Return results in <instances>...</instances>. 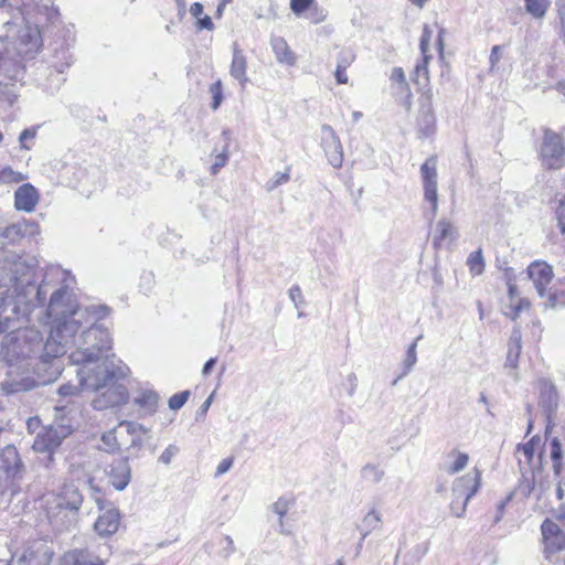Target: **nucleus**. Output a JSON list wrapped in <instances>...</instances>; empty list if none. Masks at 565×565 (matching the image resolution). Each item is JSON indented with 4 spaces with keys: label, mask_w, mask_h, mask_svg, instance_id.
<instances>
[{
    "label": "nucleus",
    "mask_w": 565,
    "mask_h": 565,
    "mask_svg": "<svg viewBox=\"0 0 565 565\" xmlns=\"http://www.w3.org/2000/svg\"><path fill=\"white\" fill-rule=\"evenodd\" d=\"M38 232V224L31 221H20L6 226L0 232V237L4 243L15 244L26 235H33Z\"/></svg>",
    "instance_id": "nucleus-21"
},
{
    "label": "nucleus",
    "mask_w": 565,
    "mask_h": 565,
    "mask_svg": "<svg viewBox=\"0 0 565 565\" xmlns=\"http://www.w3.org/2000/svg\"><path fill=\"white\" fill-rule=\"evenodd\" d=\"M540 398L539 404L543 409L546 418L551 422L553 414L558 406V393L555 385L546 379L539 380Z\"/></svg>",
    "instance_id": "nucleus-19"
},
{
    "label": "nucleus",
    "mask_w": 565,
    "mask_h": 565,
    "mask_svg": "<svg viewBox=\"0 0 565 565\" xmlns=\"http://www.w3.org/2000/svg\"><path fill=\"white\" fill-rule=\"evenodd\" d=\"M24 471L25 467L18 449L13 445H7L0 451V491L14 493Z\"/></svg>",
    "instance_id": "nucleus-6"
},
{
    "label": "nucleus",
    "mask_w": 565,
    "mask_h": 565,
    "mask_svg": "<svg viewBox=\"0 0 565 565\" xmlns=\"http://www.w3.org/2000/svg\"><path fill=\"white\" fill-rule=\"evenodd\" d=\"M30 316L15 320L2 341L3 361L8 370L1 388L7 395L31 391L53 381L61 373L55 358L47 354V339L44 341L43 334L35 328L19 326L28 322Z\"/></svg>",
    "instance_id": "nucleus-1"
},
{
    "label": "nucleus",
    "mask_w": 565,
    "mask_h": 565,
    "mask_svg": "<svg viewBox=\"0 0 565 565\" xmlns=\"http://www.w3.org/2000/svg\"><path fill=\"white\" fill-rule=\"evenodd\" d=\"M78 384L81 383L78 382ZM79 387L85 388V386L82 385H73L71 383H66L58 387L57 393L62 397H73L79 393ZM86 390L88 388L86 387Z\"/></svg>",
    "instance_id": "nucleus-49"
},
{
    "label": "nucleus",
    "mask_w": 565,
    "mask_h": 565,
    "mask_svg": "<svg viewBox=\"0 0 565 565\" xmlns=\"http://www.w3.org/2000/svg\"><path fill=\"white\" fill-rule=\"evenodd\" d=\"M143 447V439L140 436H131L130 445L128 446V450L136 458L139 457L138 451Z\"/></svg>",
    "instance_id": "nucleus-59"
},
{
    "label": "nucleus",
    "mask_w": 565,
    "mask_h": 565,
    "mask_svg": "<svg viewBox=\"0 0 565 565\" xmlns=\"http://www.w3.org/2000/svg\"><path fill=\"white\" fill-rule=\"evenodd\" d=\"M288 295L296 308H299L305 303L301 288L298 285L291 286L288 290Z\"/></svg>",
    "instance_id": "nucleus-53"
},
{
    "label": "nucleus",
    "mask_w": 565,
    "mask_h": 565,
    "mask_svg": "<svg viewBox=\"0 0 565 565\" xmlns=\"http://www.w3.org/2000/svg\"><path fill=\"white\" fill-rule=\"evenodd\" d=\"M290 169L287 168L284 172H276L273 178L266 183V190L273 191L281 184H285L290 179Z\"/></svg>",
    "instance_id": "nucleus-41"
},
{
    "label": "nucleus",
    "mask_w": 565,
    "mask_h": 565,
    "mask_svg": "<svg viewBox=\"0 0 565 565\" xmlns=\"http://www.w3.org/2000/svg\"><path fill=\"white\" fill-rule=\"evenodd\" d=\"M469 457L467 454H459L455 462L449 467L448 472L454 475L466 468L468 465Z\"/></svg>",
    "instance_id": "nucleus-52"
},
{
    "label": "nucleus",
    "mask_w": 565,
    "mask_h": 565,
    "mask_svg": "<svg viewBox=\"0 0 565 565\" xmlns=\"http://www.w3.org/2000/svg\"><path fill=\"white\" fill-rule=\"evenodd\" d=\"M455 237V228L452 224L443 218L437 223L436 226V234L433 239V244L435 247H440L443 242L447 238H454Z\"/></svg>",
    "instance_id": "nucleus-32"
},
{
    "label": "nucleus",
    "mask_w": 565,
    "mask_h": 565,
    "mask_svg": "<svg viewBox=\"0 0 565 565\" xmlns=\"http://www.w3.org/2000/svg\"><path fill=\"white\" fill-rule=\"evenodd\" d=\"M83 503V495L74 484H65L61 491L49 501L47 516L52 523L57 524V519L63 514L72 519L76 515Z\"/></svg>",
    "instance_id": "nucleus-8"
},
{
    "label": "nucleus",
    "mask_w": 565,
    "mask_h": 565,
    "mask_svg": "<svg viewBox=\"0 0 565 565\" xmlns=\"http://www.w3.org/2000/svg\"><path fill=\"white\" fill-rule=\"evenodd\" d=\"M557 226L562 234H565V198L562 199L556 207Z\"/></svg>",
    "instance_id": "nucleus-56"
},
{
    "label": "nucleus",
    "mask_w": 565,
    "mask_h": 565,
    "mask_svg": "<svg viewBox=\"0 0 565 565\" xmlns=\"http://www.w3.org/2000/svg\"><path fill=\"white\" fill-rule=\"evenodd\" d=\"M90 308L92 306H78L68 286L63 285L52 291L46 307V313L51 318L46 349L56 362L78 345L79 333L87 327L85 323H89Z\"/></svg>",
    "instance_id": "nucleus-4"
},
{
    "label": "nucleus",
    "mask_w": 565,
    "mask_h": 565,
    "mask_svg": "<svg viewBox=\"0 0 565 565\" xmlns=\"http://www.w3.org/2000/svg\"><path fill=\"white\" fill-rule=\"evenodd\" d=\"M35 137H36V128L35 127L25 128L19 136L20 148L24 149V150H30Z\"/></svg>",
    "instance_id": "nucleus-42"
},
{
    "label": "nucleus",
    "mask_w": 565,
    "mask_h": 565,
    "mask_svg": "<svg viewBox=\"0 0 565 565\" xmlns=\"http://www.w3.org/2000/svg\"><path fill=\"white\" fill-rule=\"evenodd\" d=\"M72 434V427L65 424H55L44 427L35 437L32 448L38 452H47L52 459L53 451L63 440Z\"/></svg>",
    "instance_id": "nucleus-12"
},
{
    "label": "nucleus",
    "mask_w": 565,
    "mask_h": 565,
    "mask_svg": "<svg viewBox=\"0 0 565 565\" xmlns=\"http://www.w3.org/2000/svg\"><path fill=\"white\" fill-rule=\"evenodd\" d=\"M355 55L351 50H342L338 54V64L339 68H348L354 61Z\"/></svg>",
    "instance_id": "nucleus-50"
},
{
    "label": "nucleus",
    "mask_w": 565,
    "mask_h": 565,
    "mask_svg": "<svg viewBox=\"0 0 565 565\" xmlns=\"http://www.w3.org/2000/svg\"><path fill=\"white\" fill-rule=\"evenodd\" d=\"M423 339V335H418L415 341L408 347L407 351H406V354H405V358L403 360V364H402V367H403V372L402 374L393 382V385H395L397 383V381L404 376H406L408 373H411V371L413 370L414 365L416 364L417 362V343L419 340Z\"/></svg>",
    "instance_id": "nucleus-30"
},
{
    "label": "nucleus",
    "mask_w": 565,
    "mask_h": 565,
    "mask_svg": "<svg viewBox=\"0 0 565 565\" xmlns=\"http://www.w3.org/2000/svg\"><path fill=\"white\" fill-rule=\"evenodd\" d=\"M550 458L555 475L559 476L563 470V447L557 438H553L548 444Z\"/></svg>",
    "instance_id": "nucleus-31"
},
{
    "label": "nucleus",
    "mask_w": 565,
    "mask_h": 565,
    "mask_svg": "<svg viewBox=\"0 0 565 565\" xmlns=\"http://www.w3.org/2000/svg\"><path fill=\"white\" fill-rule=\"evenodd\" d=\"M17 9L18 8H13L11 4L7 3V0H0V22H2L3 25L15 24L17 22L14 20L9 19L15 14Z\"/></svg>",
    "instance_id": "nucleus-43"
},
{
    "label": "nucleus",
    "mask_w": 565,
    "mask_h": 565,
    "mask_svg": "<svg viewBox=\"0 0 565 565\" xmlns=\"http://www.w3.org/2000/svg\"><path fill=\"white\" fill-rule=\"evenodd\" d=\"M119 426L126 427L127 433L130 436H140V434L148 433V428H146L143 425L135 423V422L124 420L119 424Z\"/></svg>",
    "instance_id": "nucleus-48"
},
{
    "label": "nucleus",
    "mask_w": 565,
    "mask_h": 565,
    "mask_svg": "<svg viewBox=\"0 0 565 565\" xmlns=\"http://www.w3.org/2000/svg\"><path fill=\"white\" fill-rule=\"evenodd\" d=\"M480 484L481 472L478 469L455 480L452 486L454 499L450 503L454 515L461 518L465 514L469 500L478 492Z\"/></svg>",
    "instance_id": "nucleus-9"
},
{
    "label": "nucleus",
    "mask_w": 565,
    "mask_h": 565,
    "mask_svg": "<svg viewBox=\"0 0 565 565\" xmlns=\"http://www.w3.org/2000/svg\"><path fill=\"white\" fill-rule=\"evenodd\" d=\"M526 11L534 18L541 19L545 15L550 0H524Z\"/></svg>",
    "instance_id": "nucleus-36"
},
{
    "label": "nucleus",
    "mask_w": 565,
    "mask_h": 565,
    "mask_svg": "<svg viewBox=\"0 0 565 565\" xmlns=\"http://www.w3.org/2000/svg\"><path fill=\"white\" fill-rule=\"evenodd\" d=\"M513 497H514V493L510 492L503 500H501L498 503L497 512H495V515L493 518V523L494 524L499 523L502 520V518L504 515L505 507L513 499Z\"/></svg>",
    "instance_id": "nucleus-55"
},
{
    "label": "nucleus",
    "mask_w": 565,
    "mask_h": 565,
    "mask_svg": "<svg viewBox=\"0 0 565 565\" xmlns=\"http://www.w3.org/2000/svg\"><path fill=\"white\" fill-rule=\"evenodd\" d=\"M544 552L546 558L552 561L555 553L565 550V532L554 521L546 519L541 525Z\"/></svg>",
    "instance_id": "nucleus-15"
},
{
    "label": "nucleus",
    "mask_w": 565,
    "mask_h": 565,
    "mask_svg": "<svg viewBox=\"0 0 565 565\" xmlns=\"http://www.w3.org/2000/svg\"><path fill=\"white\" fill-rule=\"evenodd\" d=\"M535 482L533 477H526L525 475L519 481L518 487L513 491L514 495H520L522 498H529L534 491Z\"/></svg>",
    "instance_id": "nucleus-38"
},
{
    "label": "nucleus",
    "mask_w": 565,
    "mask_h": 565,
    "mask_svg": "<svg viewBox=\"0 0 565 565\" xmlns=\"http://www.w3.org/2000/svg\"><path fill=\"white\" fill-rule=\"evenodd\" d=\"M53 556L50 547L42 542H34L28 545L21 557L20 565H49Z\"/></svg>",
    "instance_id": "nucleus-20"
},
{
    "label": "nucleus",
    "mask_w": 565,
    "mask_h": 565,
    "mask_svg": "<svg viewBox=\"0 0 565 565\" xmlns=\"http://www.w3.org/2000/svg\"><path fill=\"white\" fill-rule=\"evenodd\" d=\"M290 501L285 498H279L274 504H273V511L279 516V527L280 533L282 534H289V531H286L284 529V521L282 518L287 514L289 510Z\"/></svg>",
    "instance_id": "nucleus-39"
},
{
    "label": "nucleus",
    "mask_w": 565,
    "mask_h": 565,
    "mask_svg": "<svg viewBox=\"0 0 565 565\" xmlns=\"http://www.w3.org/2000/svg\"><path fill=\"white\" fill-rule=\"evenodd\" d=\"M108 313L107 306L92 305L89 323H85L87 327L79 333L78 345L68 355L73 364L81 365L76 371L81 385L90 390L104 386L114 379H125L129 372L128 366L116 361L114 355L100 361V356L113 345L108 330L99 323Z\"/></svg>",
    "instance_id": "nucleus-3"
},
{
    "label": "nucleus",
    "mask_w": 565,
    "mask_h": 565,
    "mask_svg": "<svg viewBox=\"0 0 565 565\" xmlns=\"http://www.w3.org/2000/svg\"><path fill=\"white\" fill-rule=\"evenodd\" d=\"M159 395L151 388H140L137 396L134 398L137 405L145 415H153L157 412Z\"/></svg>",
    "instance_id": "nucleus-26"
},
{
    "label": "nucleus",
    "mask_w": 565,
    "mask_h": 565,
    "mask_svg": "<svg viewBox=\"0 0 565 565\" xmlns=\"http://www.w3.org/2000/svg\"><path fill=\"white\" fill-rule=\"evenodd\" d=\"M39 200V191L31 183H23L14 192V207L18 211L33 212Z\"/></svg>",
    "instance_id": "nucleus-22"
},
{
    "label": "nucleus",
    "mask_w": 565,
    "mask_h": 565,
    "mask_svg": "<svg viewBox=\"0 0 565 565\" xmlns=\"http://www.w3.org/2000/svg\"><path fill=\"white\" fill-rule=\"evenodd\" d=\"M100 449L106 452L115 454L120 450V443L117 439L115 429L104 433L100 437Z\"/></svg>",
    "instance_id": "nucleus-35"
},
{
    "label": "nucleus",
    "mask_w": 565,
    "mask_h": 565,
    "mask_svg": "<svg viewBox=\"0 0 565 565\" xmlns=\"http://www.w3.org/2000/svg\"><path fill=\"white\" fill-rule=\"evenodd\" d=\"M9 20H14L17 23L3 25L8 31H11L22 22L25 23L24 29L20 31L19 35L21 46L19 52L26 57H32L42 45V30L49 28V25H53L51 22H47L43 15H40L39 12L36 13L35 20L31 21L21 9H17L15 14ZM7 33L9 34V32Z\"/></svg>",
    "instance_id": "nucleus-5"
},
{
    "label": "nucleus",
    "mask_w": 565,
    "mask_h": 565,
    "mask_svg": "<svg viewBox=\"0 0 565 565\" xmlns=\"http://www.w3.org/2000/svg\"><path fill=\"white\" fill-rule=\"evenodd\" d=\"M539 444L540 439H535V437H533L529 443L522 446V451L529 460L532 459L535 452V447L539 446Z\"/></svg>",
    "instance_id": "nucleus-60"
},
{
    "label": "nucleus",
    "mask_w": 565,
    "mask_h": 565,
    "mask_svg": "<svg viewBox=\"0 0 565 565\" xmlns=\"http://www.w3.org/2000/svg\"><path fill=\"white\" fill-rule=\"evenodd\" d=\"M179 454V447L175 445H169L159 457V461L163 465H170L173 457Z\"/></svg>",
    "instance_id": "nucleus-54"
},
{
    "label": "nucleus",
    "mask_w": 565,
    "mask_h": 565,
    "mask_svg": "<svg viewBox=\"0 0 565 565\" xmlns=\"http://www.w3.org/2000/svg\"><path fill=\"white\" fill-rule=\"evenodd\" d=\"M189 396H190L189 391H183V392L172 395L168 402L170 409H172V411L180 409L186 403Z\"/></svg>",
    "instance_id": "nucleus-47"
},
{
    "label": "nucleus",
    "mask_w": 565,
    "mask_h": 565,
    "mask_svg": "<svg viewBox=\"0 0 565 565\" xmlns=\"http://www.w3.org/2000/svg\"><path fill=\"white\" fill-rule=\"evenodd\" d=\"M501 51H502V46H500V45H494L491 49V53H490V57H489L490 71H493L495 68L497 64L499 63V61L501 60Z\"/></svg>",
    "instance_id": "nucleus-61"
},
{
    "label": "nucleus",
    "mask_w": 565,
    "mask_h": 565,
    "mask_svg": "<svg viewBox=\"0 0 565 565\" xmlns=\"http://www.w3.org/2000/svg\"><path fill=\"white\" fill-rule=\"evenodd\" d=\"M342 387L344 388V391L347 392V394L352 397L355 392H356V387H358V377L354 373H350L347 375V377L344 379L343 383H342Z\"/></svg>",
    "instance_id": "nucleus-51"
},
{
    "label": "nucleus",
    "mask_w": 565,
    "mask_h": 565,
    "mask_svg": "<svg viewBox=\"0 0 565 565\" xmlns=\"http://www.w3.org/2000/svg\"><path fill=\"white\" fill-rule=\"evenodd\" d=\"M72 63L73 56L68 46L61 44L54 47V54L50 65L43 72L45 78L41 83L43 89L46 93L53 95L61 88L66 79L64 72L72 65Z\"/></svg>",
    "instance_id": "nucleus-7"
},
{
    "label": "nucleus",
    "mask_w": 565,
    "mask_h": 565,
    "mask_svg": "<svg viewBox=\"0 0 565 565\" xmlns=\"http://www.w3.org/2000/svg\"><path fill=\"white\" fill-rule=\"evenodd\" d=\"M382 525V514L376 509H371L362 519L361 523L356 525L360 534L367 537L373 531L380 529Z\"/></svg>",
    "instance_id": "nucleus-29"
},
{
    "label": "nucleus",
    "mask_w": 565,
    "mask_h": 565,
    "mask_svg": "<svg viewBox=\"0 0 565 565\" xmlns=\"http://www.w3.org/2000/svg\"><path fill=\"white\" fill-rule=\"evenodd\" d=\"M363 477L371 480L374 483L380 482L383 479L384 471L379 467L367 463L362 469Z\"/></svg>",
    "instance_id": "nucleus-44"
},
{
    "label": "nucleus",
    "mask_w": 565,
    "mask_h": 565,
    "mask_svg": "<svg viewBox=\"0 0 565 565\" xmlns=\"http://www.w3.org/2000/svg\"><path fill=\"white\" fill-rule=\"evenodd\" d=\"M120 524V513L118 509L111 508L102 513L94 524V529L100 536H110L115 534Z\"/></svg>",
    "instance_id": "nucleus-24"
},
{
    "label": "nucleus",
    "mask_w": 565,
    "mask_h": 565,
    "mask_svg": "<svg viewBox=\"0 0 565 565\" xmlns=\"http://www.w3.org/2000/svg\"><path fill=\"white\" fill-rule=\"evenodd\" d=\"M196 26L199 30H209V31L214 30V23L209 15L199 18L196 21Z\"/></svg>",
    "instance_id": "nucleus-64"
},
{
    "label": "nucleus",
    "mask_w": 565,
    "mask_h": 565,
    "mask_svg": "<svg viewBox=\"0 0 565 565\" xmlns=\"http://www.w3.org/2000/svg\"><path fill=\"white\" fill-rule=\"evenodd\" d=\"M230 74L239 83L242 88H245L246 84L248 83L247 58L237 42L233 43V57L230 66Z\"/></svg>",
    "instance_id": "nucleus-25"
},
{
    "label": "nucleus",
    "mask_w": 565,
    "mask_h": 565,
    "mask_svg": "<svg viewBox=\"0 0 565 565\" xmlns=\"http://www.w3.org/2000/svg\"><path fill=\"white\" fill-rule=\"evenodd\" d=\"M34 277L32 259L0 249V334L45 305L50 284L43 280L36 285Z\"/></svg>",
    "instance_id": "nucleus-2"
},
{
    "label": "nucleus",
    "mask_w": 565,
    "mask_h": 565,
    "mask_svg": "<svg viewBox=\"0 0 565 565\" xmlns=\"http://www.w3.org/2000/svg\"><path fill=\"white\" fill-rule=\"evenodd\" d=\"M222 137H223V140H224L225 145H224V148H223L222 152L216 154L215 158H214V162L211 166V173L212 174H216L220 171V169L223 168L227 163V160H228V141H230V138H231L230 131L228 130H223L222 131Z\"/></svg>",
    "instance_id": "nucleus-33"
},
{
    "label": "nucleus",
    "mask_w": 565,
    "mask_h": 565,
    "mask_svg": "<svg viewBox=\"0 0 565 565\" xmlns=\"http://www.w3.org/2000/svg\"><path fill=\"white\" fill-rule=\"evenodd\" d=\"M8 39V33H6L4 35L0 34V73L7 70V65L9 62V51L6 43Z\"/></svg>",
    "instance_id": "nucleus-46"
},
{
    "label": "nucleus",
    "mask_w": 565,
    "mask_h": 565,
    "mask_svg": "<svg viewBox=\"0 0 565 565\" xmlns=\"http://www.w3.org/2000/svg\"><path fill=\"white\" fill-rule=\"evenodd\" d=\"M119 379L111 380L108 384L96 388L99 391L106 388L92 401L94 409L103 411L126 404L128 401V391L125 385L117 384Z\"/></svg>",
    "instance_id": "nucleus-13"
},
{
    "label": "nucleus",
    "mask_w": 565,
    "mask_h": 565,
    "mask_svg": "<svg viewBox=\"0 0 565 565\" xmlns=\"http://www.w3.org/2000/svg\"><path fill=\"white\" fill-rule=\"evenodd\" d=\"M210 93L212 95L211 107L216 110L223 100V86L220 79L210 86Z\"/></svg>",
    "instance_id": "nucleus-45"
},
{
    "label": "nucleus",
    "mask_w": 565,
    "mask_h": 565,
    "mask_svg": "<svg viewBox=\"0 0 565 565\" xmlns=\"http://www.w3.org/2000/svg\"><path fill=\"white\" fill-rule=\"evenodd\" d=\"M26 179V175L6 167L0 171V180L6 183H19Z\"/></svg>",
    "instance_id": "nucleus-40"
},
{
    "label": "nucleus",
    "mask_w": 565,
    "mask_h": 565,
    "mask_svg": "<svg viewBox=\"0 0 565 565\" xmlns=\"http://www.w3.org/2000/svg\"><path fill=\"white\" fill-rule=\"evenodd\" d=\"M512 274H513L512 268L505 269V276H507V280H508L507 285H508L509 296L511 299H513L518 294V288H516L515 284H513V281H512V277H511Z\"/></svg>",
    "instance_id": "nucleus-63"
},
{
    "label": "nucleus",
    "mask_w": 565,
    "mask_h": 565,
    "mask_svg": "<svg viewBox=\"0 0 565 565\" xmlns=\"http://www.w3.org/2000/svg\"><path fill=\"white\" fill-rule=\"evenodd\" d=\"M430 40H431V31L428 28V25H425L422 36H420V41H419V49H420L423 55L427 54Z\"/></svg>",
    "instance_id": "nucleus-58"
},
{
    "label": "nucleus",
    "mask_w": 565,
    "mask_h": 565,
    "mask_svg": "<svg viewBox=\"0 0 565 565\" xmlns=\"http://www.w3.org/2000/svg\"><path fill=\"white\" fill-rule=\"evenodd\" d=\"M61 565H106V561L88 548H75L64 554Z\"/></svg>",
    "instance_id": "nucleus-23"
},
{
    "label": "nucleus",
    "mask_w": 565,
    "mask_h": 565,
    "mask_svg": "<svg viewBox=\"0 0 565 565\" xmlns=\"http://www.w3.org/2000/svg\"><path fill=\"white\" fill-rule=\"evenodd\" d=\"M437 162L434 157L428 158L420 166V175L424 188V200L430 204L431 211L429 220H433L438 209L437 193Z\"/></svg>",
    "instance_id": "nucleus-14"
},
{
    "label": "nucleus",
    "mask_w": 565,
    "mask_h": 565,
    "mask_svg": "<svg viewBox=\"0 0 565 565\" xmlns=\"http://www.w3.org/2000/svg\"><path fill=\"white\" fill-rule=\"evenodd\" d=\"M270 44L277 61L281 64H286L289 66L295 65L296 56L292 51L289 49L285 39L280 36H274L270 40Z\"/></svg>",
    "instance_id": "nucleus-28"
},
{
    "label": "nucleus",
    "mask_w": 565,
    "mask_h": 565,
    "mask_svg": "<svg viewBox=\"0 0 565 565\" xmlns=\"http://www.w3.org/2000/svg\"><path fill=\"white\" fill-rule=\"evenodd\" d=\"M417 126L423 137H429L436 131V116L430 93L420 99Z\"/></svg>",
    "instance_id": "nucleus-18"
},
{
    "label": "nucleus",
    "mask_w": 565,
    "mask_h": 565,
    "mask_svg": "<svg viewBox=\"0 0 565 565\" xmlns=\"http://www.w3.org/2000/svg\"><path fill=\"white\" fill-rule=\"evenodd\" d=\"M540 160L547 170H559L565 166V146L559 135L545 130L540 146Z\"/></svg>",
    "instance_id": "nucleus-10"
},
{
    "label": "nucleus",
    "mask_w": 565,
    "mask_h": 565,
    "mask_svg": "<svg viewBox=\"0 0 565 565\" xmlns=\"http://www.w3.org/2000/svg\"><path fill=\"white\" fill-rule=\"evenodd\" d=\"M43 3L38 4V12L40 15H43L47 22L52 24H56L60 22V11L53 4V0H41Z\"/></svg>",
    "instance_id": "nucleus-34"
},
{
    "label": "nucleus",
    "mask_w": 565,
    "mask_h": 565,
    "mask_svg": "<svg viewBox=\"0 0 565 565\" xmlns=\"http://www.w3.org/2000/svg\"><path fill=\"white\" fill-rule=\"evenodd\" d=\"M108 482L117 490L122 491L131 480V467L128 457L114 459L105 469Z\"/></svg>",
    "instance_id": "nucleus-16"
},
{
    "label": "nucleus",
    "mask_w": 565,
    "mask_h": 565,
    "mask_svg": "<svg viewBox=\"0 0 565 565\" xmlns=\"http://www.w3.org/2000/svg\"><path fill=\"white\" fill-rule=\"evenodd\" d=\"M313 0H290V9L295 14L305 12L312 4Z\"/></svg>",
    "instance_id": "nucleus-57"
},
{
    "label": "nucleus",
    "mask_w": 565,
    "mask_h": 565,
    "mask_svg": "<svg viewBox=\"0 0 565 565\" xmlns=\"http://www.w3.org/2000/svg\"><path fill=\"white\" fill-rule=\"evenodd\" d=\"M467 265L471 274L481 275L484 270V259L482 250L478 249L476 252H472L467 259Z\"/></svg>",
    "instance_id": "nucleus-37"
},
{
    "label": "nucleus",
    "mask_w": 565,
    "mask_h": 565,
    "mask_svg": "<svg viewBox=\"0 0 565 565\" xmlns=\"http://www.w3.org/2000/svg\"><path fill=\"white\" fill-rule=\"evenodd\" d=\"M527 275L533 281L539 296L541 298L547 297L546 305L555 307L558 303L557 296L555 292H552L551 289H547V286L554 277L552 266L543 260H534L527 267Z\"/></svg>",
    "instance_id": "nucleus-11"
},
{
    "label": "nucleus",
    "mask_w": 565,
    "mask_h": 565,
    "mask_svg": "<svg viewBox=\"0 0 565 565\" xmlns=\"http://www.w3.org/2000/svg\"><path fill=\"white\" fill-rule=\"evenodd\" d=\"M522 351V334L519 328H514L508 342L505 367L516 369Z\"/></svg>",
    "instance_id": "nucleus-27"
},
{
    "label": "nucleus",
    "mask_w": 565,
    "mask_h": 565,
    "mask_svg": "<svg viewBox=\"0 0 565 565\" xmlns=\"http://www.w3.org/2000/svg\"><path fill=\"white\" fill-rule=\"evenodd\" d=\"M321 146L329 163L334 168H340L343 161L342 145L335 131L329 125H323L321 128Z\"/></svg>",
    "instance_id": "nucleus-17"
},
{
    "label": "nucleus",
    "mask_w": 565,
    "mask_h": 565,
    "mask_svg": "<svg viewBox=\"0 0 565 565\" xmlns=\"http://www.w3.org/2000/svg\"><path fill=\"white\" fill-rule=\"evenodd\" d=\"M234 459L232 457L224 458L217 466L215 476H222L227 472L233 466Z\"/></svg>",
    "instance_id": "nucleus-62"
}]
</instances>
